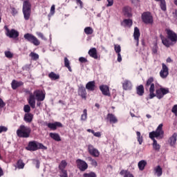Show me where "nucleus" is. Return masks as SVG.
Returning a JSON list of instances; mask_svg holds the SVG:
<instances>
[{"label": "nucleus", "mask_w": 177, "mask_h": 177, "mask_svg": "<svg viewBox=\"0 0 177 177\" xmlns=\"http://www.w3.org/2000/svg\"><path fill=\"white\" fill-rule=\"evenodd\" d=\"M2 132H8V127L5 126H0V133Z\"/></svg>", "instance_id": "8fccbe9b"}, {"label": "nucleus", "mask_w": 177, "mask_h": 177, "mask_svg": "<svg viewBox=\"0 0 177 177\" xmlns=\"http://www.w3.org/2000/svg\"><path fill=\"white\" fill-rule=\"evenodd\" d=\"M66 167H67V162L65 160H62L59 166V168L61 170V172H63V171H66L64 168H66Z\"/></svg>", "instance_id": "72a5a7b5"}, {"label": "nucleus", "mask_w": 177, "mask_h": 177, "mask_svg": "<svg viewBox=\"0 0 177 177\" xmlns=\"http://www.w3.org/2000/svg\"><path fill=\"white\" fill-rule=\"evenodd\" d=\"M86 89H87V91L93 92V91H95V89H96V83L95 82V81L88 82L86 84Z\"/></svg>", "instance_id": "aec40b11"}, {"label": "nucleus", "mask_w": 177, "mask_h": 177, "mask_svg": "<svg viewBox=\"0 0 177 177\" xmlns=\"http://www.w3.org/2000/svg\"><path fill=\"white\" fill-rule=\"evenodd\" d=\"M26 149L28 150V151H37V150H47L48 147H45L44 144L37 141H30L28 142Z\"/></svg>", "instance_id": "7ed1b4c3"}, {"label": "nucleus", "mask_w": 177, "mask_h": 177, "mask_svg": "<svg viewBox=\"0 0 177 177\" xmlns=\"http://www.w3.org/2000/svg\"><path fill=\"white\" fill-rule=\"evenodd\" d=\"M76 165L81 172H85L88 169V163L83 160H76Z\"/></svg>", "instance_id": "9b49d317"}, {"label": "nucleus", "mask_w": 177, "mask_h": 177, "mask_svg": "<svg viewBox=\"0 0 177 177\" xmlns=\"http://www.w3.org/2000/svg\"><path fill=\"white\" fill-rule=\"evenodd\" d=\"M50 13L51 15H55V5H53L50 8Z\"/></svg>", "instance_id": "680f3d73"}, {"label": "nucleus", "mask_w": 177, "mask_h": 177, "mask_svg": "<svg viewBox=\"0 0 177 177\" xmlns=\"http://www.w3.org/2000/svg\"><path fill=\"white\" fill-rule=\"evenodd\" d=\"M163 124H160L158 125L156 131H153L149 133V138L153 141L156 139H162L164 138V131L162 130Z\"/></svg>", "instance_id": "20e7f679"}, {"label": "nucleus", "mask_w": 177, "mask_h": 177, "mask_svg": "<svg viewBox=\"0 0 177 177\" xmlns=\"http://www.w3.org/2000/svg\"><path fill=\"white\" fill-rule=\"evenodd\" d=\"M152 146L156 151H160V149H161V146L157 143V140L153 141Z\"/></svg>", "instance_id": "c9c22d12"}, {"label": "nucleus", "mask_w": 177, "mask_h": 177, "mask_svg": "<svg viewBox=\"0 0 177 177\" xmlns=\"http://www.w3.org/2000/svg\"><path fill=\"white\" fill-rule=\"evenodd\" d=\"M136 93L138 96H143L145 95V86L143 84H140L136 87Z\"/></svg>", "instance_id": "bb28decb"}, {"label": "nucleus", "mask_w": 177, "mask_h": 177, "mask_svg": "<svg viewBox=\"0 0 177 177\" xmlns=\"http://www.w3.org/2000/svg\"><path fill=\"white\" fill-rule=\"evenodd\" d=\"M166 62H167V63H172V62H174L173 60H172V59H171V57H168L167 59H166Z\"/></svg>", "instance_id": "0e129e2a"}, {"label": "nucleus", "mask_w": 177, "mask_h": 177, "mask_svg": "<svg viewBox=\"0 0 177 177\" xmlns=\"http://www.w3.org/2000/svg\"><path fill=\"white\" fill-rule=\"evenodd\" d=\"M160 8L163 10V12H165L167 10V2H165V0H162L160 1Z\"/></svg>", "instance_id": "37998d69"}, {"label": "nucleus", "mask_w": 177, "mask_h": 177, "mask_svg": "<svg viewBox=\"0 0 177 177\" xmlns=\"http://www.w3.org/2000/svg\"><path fill=\"white\" fill-rule=\"evenodd\" d=\"M167 38L164 37L162 35H160V39L162 41V44L166 46V48H169V46H174L175 44L177 42V34L174 32V30H171L167 29Z\"/></svg>", "instance_id": "f03ea898"}, {"label": "nucleus", "mask_w": 177, "mask_h": 177, "mask_svg": "<svg viewBox=\"0 0 177 177\" xmlns=\"http://www.w3.org/2000/svg\"><path fill=\"white\" fill-rule=\"evenodd\" d=\"M83 177H97V176L96 175V173L91 171L89 173H84Z\"/></svg>", "instance_id": "79ce46f5"}, {"label": "nucleus", "mask_w": 177, "mask_h": 177, "mask_svg": "<svg viewBox=\"0 0 177 177\" xmlns=\"http://www.w3.org/2000/svg\"><path fill=\"white\" fill-rule=\"evenodd\" d=\"M4 106H6V104L5 103V102H3V100L0 98V107H1V109L3 108Z\"/></svg>", "instance_id": "13d9d810"}, {"label": "nucleus", "mask_w": 177, "mask_h": 177, "mask_svg": "<svg viewBox=\"0 0 177 177\" xmlns=\"http://www.w3.org/2000/svg\"><path fill=\"white\" fill-rule=\"evenodd\" d=\"M64 62L65 67H66L68 71L71 73L73 71V69H71V66H70V60H68V58H67V57H65L64 59Z\"/></svg>", "instance_id": "473e14b6"}, {"label": "nucleus", "mask_w": 177, "mask_h": 177, "mask_svg": "<svg viewBox=\"0 0 177 177\" xmlns=\"http://www.w3.org/2000/svg\"><path fill=\"white\" fill-rule=\"evenodd\" d=\"M36 162V168H39V160H37Z\"/></svg>", "instance_id": "774afa93"}, {"label": "nucleus", "mask_w": 177, "mask_h": 177, "mask_svg": "<svg viewBox=\"0 0 177 177\" xmlns=\"http://www.w3.org/2000/svg\"><path fill=\"white\" fill-rule=\"evenodd\" d=\"M118 62L121 63L122 62V57H121V53H118Z\"/></svg>", "instance_id": "052dcab7"}, {"label": "nucleus", "mask_w": 177, "mask_h": 177, "mask_svg": "<svg viewBox=\"0 0 177 177\" xmlns=\"http://www.w3.org/2000/svg\"><path fill=\"white\" fill-rule=\"evenodd\" d=\"M108 2V4L106 5L107 8L110 6H113L114 5V0H106Z\"/></svg>", "instance_id": "5fc2aeb1"}, {"label": "nucleus", "mask_w": 177, "mask_h": 177, "mask_svg": "<svg viewBox=\"0 0 177 177\" xmlns=\"http://www.w3.org/2000/svg\"><path fill=\"white\" fill-rule=\"evenodd\" d=\"M171 113H174L175 115H177V104L174 105L171 109Z\"/></svg>", "instance_id": "3c124183"}, {"label": "nucleus", "mask_w": 177, "mask_h": 177, "mask_svg": "<svg viewBox=\"0 0 177 177\" xmlns=\"http://www.w3.org/2000/svg\"><path fill=\"white\" fill-rule=\"evenodd\" d=\"M62 174L60 175V177H68V174H67V170H62Z\"/></svg>", "instance_id": "603ef678"}, {"label": "nucleus", "mask_w": 177, "mask_h": 177, "mask_svg": "<svg viewBox=\"0 0 177 177\" xmlns=\"http://www.w3.org/2000/svg\"><path fill=\"white\" fill-rule=\"evenodd\" d=\"M22 12L25 20H30L31 17V3H30V0H24Z\"/></svg>", "instance_id": "39448f33"}, {"label": "nucleus", "mask_w": 177, "mask_h": 177, "mask_svg": "<svg viewBox=\"0 0 177 177\" xmlns=\"http://www.w3.org/2000/svg\"><path fill=\"white\" fill-rule=\"evenodd\" d=\"M114 50L115 53H121V46L118 44H114Z\"/></svg>", "instance_id": "a18cd8bd"}, {"label": "nucleus", "mask_w": 177, "mask_h": 177, "mask_svg": "<svg viewBox=\"0 0 177 177\" xmlns=\"http://www.w3.org/2000/svg\"><path fill=\"white\" fill-rule=\"evenodd\" d=\"M34 119V115L32 113H25L24 116V120L25 122H32V120Z\"/></svg>", "instance_id": "b1692460"}, {"label": "nucleus", "mask_w": 177, "mask_h": 177, "mask_svg": "<svg viewBox=\"0 0 177 177\" xmlns=\"http://www.w3.org/2000/svg\"><path fill=\"white\" fill-rule=\"evenodd\" d=\"M84 32L86 35H92V34H93V28L90 26L86 27L84 28Z\"/></svg>", "instance_id": "f704fd0d"}, {"label": "nucleus", "mask_w": 177, "mask_h": 177, "mask_svg": "<svg viewBox=\"0 0 177 177\" xmlns=\"http://www.w3.org/2000/svg\"><path fill=\"white\" fill-rule=\"evenodd\" d=\"M77 93L78 95L80 96L82 99H83V100H86V96L88 93H86V88H85L84 86H80L78 88Z\"/></svg>", "instance_id": "4468645a"}, {"label": "nucleus", "mask_w": 177, "mask_h": 177, "mask_svg": "<svg viewBox=\"0 0 177 177\" xmlns=\"http://www.w3.org/2000/svg\"><path fill=\"white\" fill-rule=\"evenodd\" d=\"M153 53H157V45H155V46L152 49Z\"/></svg>", "instance_id": "e2e57ef3"}, {"label": "nucleus", "mask_w": 177, "mask_h": 177, "mask_svg": "<svg viewBox=\"0 0 177 177\" xmlns=\"http://www.w3.org/2000/svg\"><path fill=\"white\" fill-rule=\"evenodd\" d=\"M87 132H89V133H94V132H95V131H93V130H92V129H87Z\"/></svg>", "instance_id": "338daca9"}, {"label": "nucleus", "mask_w": 177, "mask_h": 177, "mask_svg": "<svg viewBox=\"0 0 177 177\" xmlns=\"http://www.w3.org/2000/svg\"><path fill=\"white\" fill-rule=\"evenodd\" d=\"M123 15L126 17H132V13L131 12V8L126 6L122 10Z\"/></svg>", "instance_id": "cd10ccee"}, {"label": "nucleus", "mask_w": 177, "mask_h": 177, "mask_svg": "<svg viewBox=\"0 0 177 177\" xmlns=\"http://www.w3.org/2000/svg\"><path fill=\"white\" fill-rule=\"evenodd\" d=\"M3 176V170H2V168L0 167V177Z\"/></svg>", "instance_id": "69168bd1"}, {"label": "nucleus", "mask_w": 177, "mask_h": 177, "mask_svg": "<svg viewBox=\"0 0 177 177\" xmlns=\"http://www.w3.org/2000/svg\"><path fill=\"white\" fill-rule=\"evenodd\" d=\"M154 82V77H150L146 82L145 87L146 88L149 87V99H153V97H157V99H162L165 95H167V93H169V88H157L156 90V86L153 83ZM156 92V93H154Z\"/></svg>", "instance_id": "f257e3e1"}, {"label": "nucleus", "mask_w": 177, "mask_h": 177, "mask_svg": "<svg viewBox=\"0 0 177 177\" xmlns=\"http://www.w3.org/2000/svg\"><path fill=\"white\" fill-rule=\"evenodd\" d=\"M87 118H88V110L84 109L83 114H82V115H81V120L86 121Z\"/></svg>", "instance_id": "58836bf2"}, {"label": "nucleus", "mask_w": 177, "mask_h": 177, "mask_svg": "<svg viewBox=\"0 0 177 177\" xmlns=\"http://www.w3.org/2000/svg\"><path fill=\"white\" fill-rule=\"evenodd\" d=\"M33 94L37 102H44L45 100V94L44 93V91L36 90L34 91Z\"/></svg>", "instance_id": "ddd939ff"}, {"label": "nucleus", "mask_w": 177, "mask_h": 177, "mask_svg": "<svg viewBox=\"0 0 177 177\" xmlns=\"http://www.w3.org/2000/svg\"><path fill=\"white\" fill-rule=\"evenodd\" d=\"M29 56L32 60H38V59H39V55L35 53H30Z\"/></svg>", "instance_id": "c03bdc74"}, {"label": "nucleus", "mask_w": 177, "mask_h": 177, "mask_svg": "<svg viewBox=\"0 0 177 177\" xmlns=\"http://www.w3.org/2000/svg\"><path fill=\"white\" fill-rule=\"evenodd\" d=\"M28 102L32 109H35V95L30 94Z\"/></svg>", "instance_id": "4be33fe9"}, {"label": "nucleus", "mask_w": 177, "mask_h": 177, "mask_svg": "<svg viewBox=\"0 0 177 177\" xmlns=\"http://www.w3.org/2000/svg\"><path fill=\"white\" fill-rule=\"evenodd\" d=\"M93 135L94 136H95V138H100V136H102V133H101L100 131H98V132H95V131H94V133H93Z\"/></svg>", "instance_id": "bf43d9fd"}, {"label": "nucleus", "mask_w": 177, "mask_h": 177, "mask_svg": "<svg viewBox=\"0 0 177 177\" xmlns=\"http://www.w3.org/2000/svg\"><path fill=\"white\" fill-rule=\"evenodd\" d=\"M154 175H156V176L160 177L162 176V168L161 167V166L158 165L156 166L154 169Z\"/></svg>", "instance_id": "c85d7f7f"}, {"label": "nucleus", "mask_w": 177, "mask_h": 177, "mask_svg": "<svg viewBox=\"0 0 177 177\" xmlns=\"http://www.w3.org/2000/svg\"><path fill=\"white\" fill-rule=\"evenodd\" d=\"M48 128L50 129L52 131H56L57 128H62L63 124L62 122H55L54 123H47L46 124Z\"/></svg>", "instance_id": "f3484780"}, {"label": "nucleus", "mask_w": 177, "mask_h": 177, "mask_svg": "<svg viewBox=\"0 0 177 177\" xmlns=\"http://www.w3.org/2000/svg\"><path fill=\"white\" fill-rule=\"evenodd\" d=\"M168 75H169V69L165 64L162 63V69L160 71V77L162 78V80H165Z\"/></svg>", "instance_id": "f8f14e48"}, {"label": "nucleus", "mask_w": 177, "mask_h": 177, "mask_svg": "<svg viewBox=\"0 0 177 177\" xmlns=\"http://www.w3.org/2000/svg\"><path fill=\"white\" fill-rule=\"evenodd\" d=\"M100 91H101L104 96H111V94L110 93V87L107 85L102 84L100 86Z\"/></svg>", "instance_id": "dca6fc26"}, {"label": "nucleus", "mask_w": 177, "mask_h": 177, "mask_svg": "<svg viewBox=\"0 0 177 177\" xmlns=\"http://www.w3.org/2000/svg\"><path fill=\"white\" fill-rule=\"evenodd\" d=\"M4 29L6 30V37H8V38H12L13 39L19 38V35H20L19 31L15 29L10 30V28L6 26H4Z\"/></svg>", "instance_id": "6e6552de"}, {"label": "nucleus", "mask_w": 177, "mask_h": 177, "mask_svg": "<svg viewBox=\"0 0 177 177\" xmlns=\"http://www.w3.org/2000/svg\"><path fill=\"white\" fill-rule=\"evenodd\" d=\"M49 136L55 142H62V138L57 133H50Z\"/></svg>", "instance_id": "393cba45"}, {"label": "nucleus", "mask_w": 177, "mask_h": 177, "mask_svg": "<svg viewBox=\"0 0 177 177\" xmlns=\"http://www.w3.org/2000/svg\"><path fill=\"white\" fill-rule=\"evenodd\" d=\"M17 13H19L15 7H12L11 8V15H12V16H16V15H17Z\"/></svg>", "instance_id": "09e8293b"}, {"label": "nucleus", "mask_w": 177, "mask_h": 177, "mask_svg": "<svg viewBox=\"0 0 177 177\" xmlns=\"http://www.w3.org/2000/svg\"><path fill=\"white\" fill-rule=\"evenodd\" d=\"M122 88L124 91H131L132 89V82L128 80H124L122 83Z\"/></svg>", "instance_id": "6ab92c4d"}, {"label": "nucleus", "mask_w": 177, "mask_h": 177, "mask_svg": "<svg viewBox=\"0 0 177 177\" xmlns=\"http://www.w3.org/2000/svg\"><path fill=\"white\" fill-rule=\"evenodd\" d=\"M24 165H26V164H24V162H23V160L21 159H19L17 162V166L19 169H23Z\"/></svg>", "instance_id": "e433bc0d"}, {"label": "nucleus", "mask_w": 177, "mask_h": 177, "mask_svg": "<svg viewBox=\"0 0 177 177\" xmlns=\"http://www.w3.org/2000/svg\"><path fill=\"white\" fill-rule=\"evenodd\" d=\"M88 53L90 57L95 59V60H100V55H97V50L96 49V48H91L88 50Z\"/></svg>", "instance_id": "2eb2a0df"}, {"label": "nucleus", "mask_w": 177, "mask_h": 177, "mask_svg": "<svg viewBox=\"0 0 177 177\" xmlns=\"http://www.w3.org/2000/svg\"><path fill=\"white\" fill-rule=\"evenodd\" d=\"M31 128L21 124L17 130V135L19 138H30Z\"/></svg>", "instance_id": "423d86ee"}, {"label": "nucleus", "mask_w": 177, "mask_h": 177, "mask_svg": "<svg viewBox=\"0 0 177 177\" xmlns=\"http://www.w3.org/2000/svg\"><path fill=\"white\" fill-rule=\"evenodd\" d=\"M87 160L91 162V164L93 167H97V162L91 156L87 157Z\"/></svg>", "instance_id": "4c0bfd02"}, {"label": "nucleus", "mask_w": 177, "mask_h": 177, "mask_svg": "<svg viewBox=\"0 0 177 177\" xmlns=\"http://www.w3.org/2000/svg\"><path fill=\"white\" fill-rule=\"evenodd\" d=\"M48 77L52 81H56V80L60 79V75L59 74H56L55 72H51L48 74Z\"/></svg>", "instance_id": "7c9ffc66"}, {"label": "nucleus", "mask_w": 177, "mask_h": 177, "mask_svg": "<svg viewBox=\"0 0 177 177\" xmlns=\"http://www.w3.org/2000/svg\"><path fill=\"white\" fill-rule=\"evenodd\" d=\"M24 37L28 42H30V44H32L35 46H39V45H41V41L31 33H26Z\"/></svg>", "instance_id": "0eeeda50"}, {"label": "nucleus", "mask_w": 177, "mask_h": 177, "mask_svg": "<svg viewBox=\"0 0 177 177\" xmlns=\"http://www.w3.org/2000/svg\"><path fill=\"white\" fill-rule=\"evenodd\" d=\"M24 85V83L23 82H18L17 80H13L11 83L12 88L14 90L17 89V88H19V86H23Z\"/></svg>", "instance_id": "5701e85b"}, {"label": "nucleus", "mask_w": 177, "mask_h": 177, "mask_svg": "<svg viewBox=\"0 0 177 177\" xmlns=\"http://www.w3.org/2000/svg\"><path fill=\"white\" fill-rule=\"evenodd\" d=\"M136 135L139 145H142V143H143V136H141L139 131H136Z\"/></svg>", "instance_id": "ea45409f"}, {"label": "nucleus", "mask_w": 177, "mask_h": 177, "mask_svg": "<svg viewBox=\"0 0 177 177\" xmlns=\"http://www.w3.org/2000/svg\"><path fill=\"white\" fill-rule=\"evenodd\" d=\"M79 62H80V63H87L88 59L85 57H81L79 58Z\"/></svg>", "instance_id": "864d4df0"}, {"label": "nucleus", "mask_w": 177, "mask_h": 177, "mask_svg": "<svg viewBox=\"0 0 177 177\" xmlns=\"http://www.w3.org/2000/svg\"><path fill=\"white\" fill-rule=\"evenodd\" d=\"M123 23L127 27H131L132 24H133V22L132 21V19H124Z\"/></svg>", "instance_id": "a19ab883"}, {"label": "nucleus", "mask_w": 177, "mask_h": 177, "mask_svg": "<svg viewBox=\"0 0 177 177\" xmlns=\"http://www.w3.org/2000/svg\"><path fill=\"white\" fill-rule=\"evenodd\" d=\"M87 150L88 154H90V156L92 157L97 158L100 156V151H99V149L95 148V147L91 144H89L87 146Z\"/></svg>", "instance_id": "9d476101"}, {"label": "nucleus", "mask_w": 177, "mask_h": 177, "mask_svg": "<svg viewBox=\"0 0 177 177\" xmlns=\"http://www.w3.org/2000/svg\"><path fill=\"white\" fill-rule=\"evenodd\" d=\"M106 120L110 124H117L118 122V119L113 113H108Z\"/></svg>", "instance_id": "a211bd4d"}, {"label": "nucleus", "mask_w": 177, "mask_h": 177, "mask_svg": "<svg viewBox=\"0 0 177 177\" xmlns=\"http://www.w3.org/2000/svg\"><path fill=\"white\" fill-rule=\"evenodd\" d=\"M146 165H147V162L145 160H142L138 163V167L140 171H144Z\"/></svg>", "instance_id": "c756f323"}, {"label": "nucleus", "mask_w": 177, "mask_h": 177, "mask_svg": "<svg viewBox=\"0 0 177 177\" xmlns=\"http://www.w3.org/2000/svg\"><path fill=\"white\" fill-rule=\"evenodd\" d=\"M37 35L39 37V38H41L42 39H46L45 36H44V34L41 32H37Z\"/></svg>", "instance_id": "4d7b16f0"}, {"label": "nucleus", "mask_w": 177, "mask_h": 177, "mask_svg": "<svg viewBox=\"0 0 177 177\" xmlns=\"http://www.w3.org/2000/svg\"><path fill=\"white\" fill-rule=\"evenodd\" d=\"M142 20L145 24H153L154 20L150 12H145L142 14Z\"/></svg>", "instance_id": "1a4fd4ad"}, {"label": "nucleus", "mask_w": 177, "mask_h": 177, "mask_svg": "<svg viewBox=\"0 0 177 177\" xmlns=\"http://www.w3.org/2000/svg\"><path fill=\"white\" fill-rule=\"evenodd\" d=\"M5 56L8 59H12L13 58V53H12L10 51H5Z\"/></svg>", "instance_id": "de8ad7c7"}, {"label": "nucleus", "mask_w": 177, "mask_h": 177, "mask_svg": "<svg viewBox=\"0 0 177 177\" xmlns=\"http://www.w3.org/2000/svg\"><path fill=\"white\" fill-rule=\"evenodd\" d=\"M75 1H76L77 5H80L81 9H82V8H84V3H82V1L81 0H75Z\"/></svg>", "instance_id": "6e6d98bb"}, {"label": "nucleus", "mask_w": 177, "mask_h": 177, "mask_svg": "<svg viewBox=\"0 0 177 177\" xmlns=\"http://www.w3.org/2000/svg\"><path fill=\"white\" fill-rule=\"evenodd\" d=\"M24 113H26V114L30 113V111H31V107L30 106V105L28 104L24 105Z\"/></svg>", "instance_id": "49530a36"}, {"label": "nucleus", "mask_w": 177, "mask_h": 177, "mask_svg": "<svg viewBox=\"0 0 177 177\" xmlns=\"http://www.w3.org/2000/svg\"><path fill=\"white\" fill-rule=\"evenodd\" d=\"M140 37V30L139 28L135 27L134 28V33H133V38L135 41L137 42V46L139 45V38Z\"/></svg>", "instance_id": "412c9836"}, {"label": "nucleus", "mask_w": 177, "mask_h": 177, "mask_svg": "<svg viewBox=\"0 0 177 177\" xmlns=\"http://www.w3.org/2000/svg\"><path fill=\"white\" fill-rule=\"evenodd\" d=\"M177 133H174L169 139L168 142L170 146H175L176 145Z\"/></svg>", "instance_id": "a878e982"}, {"label": "nucleus", "mask_w": 177, "mask_h": 177, "mask_svg": "<svg viewBox=\"0 0 177 177\" xmlns=\"http://www.w3.org/2000/svg\"><path fill=\"white\" fill-rule=\"evenodd\" d=\"M120 175L122 176H124V177H134L133 174L131 173V171L125 169H122L120 172Z\"/></svg>", "instance_id": "2f4dec72"}]
</instances>
